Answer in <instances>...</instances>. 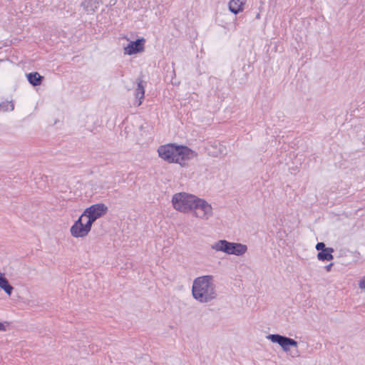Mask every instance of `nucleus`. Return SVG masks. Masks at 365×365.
<instances>
[{"label":"nucleus","instance_id":"obj_1","mask_svg":"<svg viewBox=\"0 0 365 365\" xmlns=\"http://www.w3.org/2000/svg\"><path fill=\"white\" fill-rule=\"evenodd\" d=\"M193 298L200 303H207L217 297L216 287L212 275L195 278L192 286Z\"/></svg>","mask_w":365,"mask_h":365},{"label":"nucleus","instance_id":"obj_2","mask_svg":"<svg viewBox=\"0 0 365 365\" xmlns=\"http://www.w3.org/2000/svg\"><path fill=\"white\" fill-rule=\"evenodd\" d=\"M159 157L169 163H180V160H190L196 154L185 145H177L174 143L160 145L158 149Z\"/></svg>","mask_w":365,"mask_h":365},{"label":"nucleus","instance_id":"obj_3","mask_svg":"<svg viewBox=\"0 0 365 365\" xmlns=\"http://www.w3.org/2000/svg\"><path fill=\"white\" fill-rule=\"evenodd\" d=\"M216 251H221L227 255L242 256L247 251V246L239 242H232L226 240H220L212 245Z\"/></svg>","mask_w":365,"mask_h":365},{"label":"nucleus","instance_id":"obj_4","mask_svg":"<svg viewBox=\"0 0 365 365\" xmlns=\"http://www.w3.org/2000/svg\"><path fill=\"white\" fill-rule=\"evenodd\" d=\"M196 196L185 192H179L173 195L172 203L174 208L182 212H188L193 209Z\"/></svg>","mask_w":365,"mask_h":365},{"label":"nucleus","instance_id":"obj_5","mask_svg":"<svg viewBox=\"0 0 365 365\" xmlns=\"http://www.w3.org/2000/svg\"><path fill=\"white\" fill-rule=\"evenodd\" d=\"M194 215L201 219H208L212 215V207L205 200L196 197L193 205Z\"/></svg>","mask_w":365,"mask_h":365},{"label":"nucleus","instance_id":"obj_6","mask_svg":"<svg viewBox=\"0 0 365 365\" xmlns=\"http://www.w3.org/2000/svg\"><path fill=\"white\" fill-rule=\"evenodd\" d=\"M267 339L272 343L279 344L285 352L290 351L291 347H297L298 342L294 339L279 334H272L267 336Z\"/></svg>","mask_w":365,"mask_h":365},{"label":"nucleus","instance_id":"obj_7","mask_svg":"<svg viewBox=\"0 0 365 365\" xmlns=\"http://www.w3.org/2000/svg\"><path fill=\"white\" fill-rule=\"evenodd\" d=\"M107 212L108 207L105 204L97 203L87 207L83 212L82 215L83 217H90L97 220L105 215Z\"/></svg>","mask_w":365,"mask_h":365},{"label":"nucleus","instance_id":"obj_8","mask_svg":"<svg viewBox=\"0 0 365 365\" xmlns=\"http://www.w3.org/2000/svg\"><path fill=\"white\" fill-rule=\"evenodd\" d=\"M145 40L144 38H140L135 41H130L127 46L124 48V53L127 55H133L144 51Z\"/></svg>","mask_w":365,"mask_h":365},{"label":"nucleus","instance_id":"obj_9","mask_svg":"<svg viewBox=\"0 0 365 365\" xmlns=\"http://www.w3.org/2000/svg\"><path fill=\"white\" fill-rule=\"evenodd\" d=\"M83 216L81 215L71 227V234L74 237H83L88 234L83 223Z\"/></svg>","mask_w":365,"mask_h":365},{"label":"nucleus","instance_id":"obj_10","mask_svg":"<svg viewBox=\"0 0 365 365\" xmlns=\"http://www.w3.org/2000/svg\"><path fill=\"white\" fill-rule=\"evenodd\" d=\"M100 4H102L101 0H85L81 3V6L87 14H94Z\"/></svg>","mask_w":365,"mask_h":365},{"label":"nucleus","instance_id":"obj_11","mask_svg":"<svg viewBox=\"0 0 365 365\" xmlns=\"http://www.w3.org/2000/svg\"><path fill=\"white\" fill-rule=\"evenodd\" d=\"M0 289H2L3 291H4V292L9 296L11 295L13 290H14V287L10 284L9 280L7 279V278L5 276V274L1 272V271H0Z\"/></svg>","mask_w":365,"mask_h":365},{"label":"nucleus","instance_id":"obj_12","mask_svg":"<svg viewBox=\"0 0 365 365\" xmlns=\"http://www.w3.org/2000/svg\"><path fill=\"white\" fill-rule=\"evenodd\" d=\"M246 0H231L229 2V9L234 14H237L243 10Z\"/></svg>","mask_w":365,"mask_h":365},{"label":"nucleus","instance_id":"obj_13","mask_svg":"<svg viewBox=\"0 0 365 365\" xmlns=\"http://www.w3.org/2000/svg\"><path fill=\"white\" fill-rule=\"evenodd\" d=\"M334 252V250L332 247H327L325 250L317 253V259L322 262L331 261L334 259L332 255Z\"/></svg>","mask_w":365,"mask_h":365},{"label":"nucleus","instance_id":"obj_14","mask_svg":"<svg viewBox=\"0 0 365 365\" xmlns=\"http://www.w3.org/2000/svg\"><path fill=\"white\" fill-rule=\"evenodd\" d=\"M28 81L34 86H40L43 80V76L38 72H31L26 74Z\"/></svg>","mask_w":365,"mask_h":365},{"label":"nucleus","instance_id":"obj_15","mask_svg":"<svg viewBox=\"0 0 365 365\" xmlns=\"http://www.w3.org/2000/svg\"><path fill=\"white\" fill-rule=\"evenodd\" d=\"M145 84V82H144L143 81L140 80V78H138V80H137V88H136V93H135L136 98L139 99V102L138 103V106H140L142 103V100L144 98Z\"/></svg>","mask_w":365,"mask_h":365},{"label":"nucleus","instance_id":"obj_16","mask_svg":"<svg viewBox=\"0 0 365 365\" xmlns=\"http://www.w3.org/2000/svg\"><path fill=\"white\" fill-rule=\"evenodd\" d=\"M14 108L12 101H4L0 103V111L6 112L9 110H13Z\"/></svg>","mask_w":365,"mask_h":365},{"label":"nucleus","instance_id":"obj_17","mask_svg":"<svg viewBox=\"0 0 365 365\" xmlns=\"http://www.w3.org/2000/svg\"><path fill=\"white\" fill-rule=\"evenodd\" d=\"M88 217V220L84 225L87 230V232H89L91 230L92 225L96 220L93 219V217Z\"/></svg>","mask_w":365,"mask_h":365},{"label":"nucleus","instance_id":"obj_18","mask_svg":"<svg viewBox=\"0 0 365 365\" xmlns=\"http://www.w3.org/2000/svg\"><path fill=\"white\" fill-rule=\"evenodd\" d=\"M315 248L319 252H322V250H325L326 249H327V247H326L325 244L322 242H318L316 245Z\"/></svg>","mask_w":365,"mask_h":365},{"label":"nucleus","instance_id":"obj_19","mask_svg":"<svg viewBox=\"0 0 365 365\" xmlns=\"http://www.w3.org/2000/svg\"><path fill=\"white\" fill-rule=\"evenodd\" d=\"M221 153H222V151L220 149H217L216 147L215 148V150L214 151H212V152L209 151V154L212 155V156H217V155H219Z\"/></svg>","mask_w":365,"mask_h":365},{"label":"nucleus","instance_id":"obj_20","mask_svg":"<svg viewBox=\"0 0 365 365\" xmlns=\"http://www.w3.org/2000/svg\"><path fill=\"white\" fill-rule=\"evenodd\" d=\"M359 287L362 289H365V276L362 278L361 280H360Z\"/></svg>","mask_w":365,"mask_h":365},{"label":"nucleus","instance_id":"obj_21","mask_svg":"<svg viewBox=\"0 0 365 365\" xmlns=\"http://www.w3.org/2000/svg\"><path fill=\"white\" fill-rule=\"evenodd\" d=\"M334 264L333 263H330L327 265L325 266V269L327 272H330L331 269V267H333Z\"/></svg>","mask_w":365,"mask_h":365},{"label":"nucleus","instance_id":"obj_22","mask_svg":"<svg viewBox=\"0 0 365 365\" xmlns=\"http://www.w3.org/2000/svg\"><path fill=\"white\" fill-rule=\"evenodd\" d=\"M0 331H6V326L0 322Z\"/></svg>","mask_w":365,"mask_h":365}]
</instances>
